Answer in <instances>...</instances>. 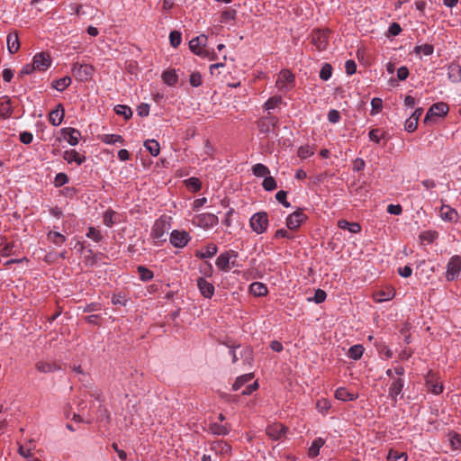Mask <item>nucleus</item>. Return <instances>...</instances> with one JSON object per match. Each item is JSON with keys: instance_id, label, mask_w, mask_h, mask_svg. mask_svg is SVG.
<instances>
[{"instance_id": "nucleus-1", "label": "nucleus", "mask_w": 461, "mask_h": 461, "mask_svg": "<svg viewBox=\"0 0 461 461\" xmlns=\"http://www.w3.org/2000/svg\"><path fill=\"white\" fill-rule=\"evenodd\" d=\"M169 230V223L166 219L156 220L152 227L151 237L156 243H162L167 240V232Z\"/></svg>"}, {"instance_id": "nucleus-2", "label": "nucleus", "mask_w": 461, "mask_h": 461, "mask_svg": "<svg viewBox=\"0 0 461 461\" xmlns=\"http://www.w3.org/2000/svg\"><path fill=\"white\" fill-rule=\"evenodd\" d=\"M251 229L258 234L264 233L268 226V215L266 212L255 213L249 221Z\"/></svg>"}, {"instance_id": "nucleus-3", "label": "nucleus", "mask_w": 461, "mask_h": 461, "mask_svg": "<svg viewBox=\"0 0 461 461\" xmlns=\"http://www.w3.org/2000/svg\"><path fill=\"white\" fill-rule=\"evenodd\" d=\"M329 30H314L311 34L312 43L321 51L326 50L328 46Z\"/></svg>"}, {"instance_id": "nucleus-4", "label": "nucleus", "mask_w": 461, "mask_h": 461, "mask_svg": "<svg viewBox=\"0 0 461 461\" xmlns=\"http://www.w3.org/2000/svg\"><path fill=\"white\" fill-rule=\"evenodd\" d=\"M207 42V37L204 34L197 36L189 41L190 50L198 56L209 55V50L204 49Z\"/></svg>"}, {"instance_id": "nucleus-5", "label": "nucleus", "mask_w": 461, "mask_h": 461, "mask_svg": "<svg viewBox=\"0 0 461 461\" xmlns=\"http://www.w3.org/2000/svg\"><path fill=\"white\" fill-rule=\"evenodd\" d=\"M308 219L301 208L291 213L286 219V227L291 230H297Z\"/></svg>"}, {"instance_id": "nucleus-6", "label": "nucleus", "mask_w": 461, "mask_h": 461, "mask_svg": "<svg viewBox=\"0 0 461 461\" xmlns=\"http://www.w3.org/2000/svg\"><path fill=\"white\" fill-rule=\"evenodd\" d=\"M194 222L199 227L208 229L218 223V217L213 213H201L194 217Z\"/></svg>"}, {"instance_id": "nucleus-7", "label": "nucleus", "mask_w": 461, "mask_h": 461, "mask_svg": "<svg viewBox=\"0 0 461 461\" xmlns=\"http://www.w3.org/2000/svg\"><path fill=\"white\" fill-rule=\"evenodd\" d=\"M461 270V258L455 256L450 258L447 264L446 277L448 281L456 279Z\"/></svg>"}, {"instance_id": "nucleus-8", "label": "nucleus", "mask_w": 461, "mask_h": 461, "mask_svg": "<svg viewBox=\"0 0 461 461\" xmlns=\"http://www.w3.org/2000/svg\"><path fill=\"white\" fill-rule=\"evenodd\" d=\"M72 71L81 81H87L93 76L94 68L91 65L76 63L73 65Z\"/></svg>"}, {"instance_id": "nucleus-9", "label": "nucleus", "mask_w": 461, "mask_h": 461, "mask_svg": "<svg viewBox=\"0 0 461 461\" xmlns=\"http://www.w3.org/2000/svg\"><path fill=\"white\" fill-rule=\"evenodd\" d=\"M448 110L449 109L447 104L443 102L432 104L431 107L427 112V114L424 118V123H427L430 120L431 116H445L447 113Z\"/></svg>"}, {"instance_id": "nucleus-10", "label": "nucleus", "mask_w": 461, "mask_h": 461, "mask_svg": "<svg viewBox=\"0 0 461 461\" xmlns=\"http://www.w3.org/2000/svg\"><path fill=\"white\" fill-rule=\"evenodd\" d=\"M190 240L187 231L173 230L170 234V242L176 248H184Z\"/></svg>"}, {"instance_id": "nucleus-11", "label": "nucleus", "mask_w": 461, "mask_h": 461, "mask_svg": "<svg viewBox=\"0 0 461 461\" xmlns=\"http://www.w3.org/2000/svg\"><path fill=\"white\" fill-rule=\"evenodd\" d=\"M288 428L281 423H273L267 427L266 432L267 436L273 440H277L282 438L283 436L285 435Z\"/></svg>"}, {"instance_id": "nucleus-12", "label": "nucleus", "mask_w": 461, "mask_h": 461, "mask_svg": "<svg viewBox=\"0 0 461 461\" xmlns=\"http://www.w3.org/2000/svg\"><path fill=\"white\" fill-rule=\"evenodd\" d=\"M33 65L36 70L44 71L51 64L50 56L46 52H41L33 57Z\"/></svg>"}, {"instance_id": "nucleus-13", "label": "nucleus", "mask_w": 461, "mask_h": 461, "mask_svg": "<svg viewBox=\"0 0 461 461\" xmlns=\"http://www.w3.org/2000/svg\"><path fill=\"white\" fill-rule=\"evenodd\" d=\"M277 122V118L271 116L268 113L267 116H265L258 121V126L261 132L267 133L271 129H274L276 126Z\"/></svg>"}, {"instance_id": "nucleus-14", "label": "nucleus", "mask_w": 461, "mask_h": 461, "mask_svg": "<svg viewBox=\"0 0 461 461\" xmlns=\"http://www.w3.org/2000/svg\"><path fill=\"white\" fill-rule=\"evenodd\" d=\"M61 134L71 146H76L78 143L79 138L81 137L80 131L71 127L61 129Z\"/></svg>"}, {"instance_id": "nucleus-15", "label": "nucleus", "mask_w": 461, "mask_h": 461, "mask_svg": "<svg viewBox=\"0 0 461 461\" xmlns=\"http://www.w3.org/2000/svg\"><path fill=\"white\" fill-rule=\"evenodd\" d=\"M197 286L204 298H212L214 294V286L203 277L197 279Z\"/></svg>"}, {"instance_id": "nucleus-16", "label": "nucleus", "mask_w": 461, "mask_h": 461, "mask_svg": "<svg viewBox=\"0 0 461 461\" xmlns=\"http://www.w3.org/2000/svg\"><path fill=\"white\" fill-rule=\"evenodd\" d=\"M65 116V109L62 104H59L55 110H52L49 114V121L54 126H59Z\"/></svg>"}, {"instance_id": "nucleus-17", "label": "nucleus", "mask_w": 461, "mask_h": 461, "mask_svg": "<svg viewBox=\"0 0 461 461\" xmlns=\"http://www.w3.org/2000/svg\"><path fill=\"white\" fill-rule=\"evenodd\" d=\"M231 256L237 257L238 253L234 250L221 253L216 259L217 267L221 270L227 271L230 268V259Z\"/></svg>"}, {"instance_id": "nucleus-18", "label": "nucleus", "mask_w": 461, "mask_h": 461, "mask_svg": "<svg viewBox=\"0 0 461 461\" xmlns=\"http://www.w3.org/2000/svg\"><path fill=\"white\" fill-rule=\"evenodd\" d=\"M14 113L10 97L4 95L0 98V117L6 119Z\"/></svg>"}, {"instance_id": "nucleus-19", "label": "nucleus", "mask_w": 461, "mask_h": 461, "mask_svg": "<svg viewBox=\"0 0 461 461\" xmlns=\"http://www.w3.org/2000/svg\"><path fill=\"white\" fill-rule=\"evenodd\" d=\"M232 355V362L236 363L239 358H245L246 361L249 362L252 357V350L249 348H240V347L235 348L233 350L230 351Z\"/></svg>"}, {"instance_id": "nucleus-20", "label": "nucleus", "mask_w": 461, "mask_h": 461, "mask_svg": "<svg viewBox=\"0 0 461 461\" xmlns=\"http://www.w3.org/2000/svg\"><path fill=\"white\" fill-rule=\"evenodd\" d=\"M7 49L11 54L16 53L20 49V41L19 36L16 32H10L7 35Z\"/></svg>"}, {"instance_id": "nucleus-21", "label": "nucleus", "mask_w": 461, "mask_h": 461, "mask_svg": "<svg viewBox=\"0 0 461 461\" xmlns=\"http://www.w3.org/2000/svg\"><path fill=\"white\" fill-rule=\"evenodd\" d=\"M404 382L401 378L395 379L389 387V397L396 402L397 396L402 393Z\"/></svg>"}, {"instance_id": "nucleus-22", "label": "nucleus", "mask_w": 461, "mask_h": 461, "mask_svg": "<svg viewBox=\"0 0 461 461\" xmlns=\"http://www.w3.org/2000/svg\"><path fill=\"white\" fill-rule=\"evenodd\" d=\"M63 158L68 163L76 162L77 165H81L86 160V157L80 155L75 149L66 150L64 152Z\"/></svg>"}, {"instance_id": "nucleus-23", "label": "nucleus", "mask_w": 461, "mask_h": 461, "mask_svg": "<svg viewBox=\"0 0 461 461\" xmlns=\"http://www.w3.org/2000/svg\"><path fill=\"white\" fill-rule=\"evenodd\" d=\"M440 215L443 220L448 221H457L458 214L457 212L448 205H442L440 208Z\"/></svg>"}, {"instance_id": "nucleus-24", "label": "nucleus", "mask_w": 461, "mask_h": 461, "mask_svg": "<svg viewBox=\"0 0 461 461\" xmlns=\"http://www.w3.org/2000/svg\"><path fill=\"white\" fill-rule=\"evenodd\" d=\"M448 78L453 83L461 81V66L457 63H451L447 68Z\"/></svg>"}, {"instance_id": "nucleus-25", "label": "nucleus", "mask_w": 461, "mask_h": 461, "mask_svg": "<svg viewBox=\"0 0 461 461\" xmlns=\"http://www.w3.org/2000/svg\"><path fill=\"white\" fill-rule=\"evenodd\" d=\"M435 378V374H433L432 371H429L426 376V383L429 385L430 392L435 394H439L443 392V385L438 383H434Z\"/></svg>"}, {"instance_id": "nucleus-26", "label": "nucleus", "mask_w": 461, "mask_h": 461, "mask_svg": "<svg viewBox=\"0 0 461 461\" xmlns=\"http://www.w3.org/2000/svg\"><path fill=\"white\" fill-rule=\"evenodd\" d=\"M335 397L343 402L354 401L357 398V394L348 392L344 387H339L335 392Z\"/></svg>"}, {"instance_id": "nucleus-27", "label": "nucleus", "mask_w": 461, "mask_h": 461, "mask_svg": "<svg viewBox=\"0 0 461 461\" xmlns=\"http://www.w3.org/2000/svg\"><path fill=\"white\" fill-rule=\"evenodd\" d=\"M36 369L41 373H50L54 372L58 369H60V366H59L56 363H50V362H45V361H39L35 364Z\"/></svg>"}, {"instance_id": "nucleus-28", "label": "nucleus", "mask_w": 461, "mask_h": 461, "mask_svg": "<svg viewBox=\"0 0 461 461\" xmlns=\"http://www.w3.org/2000/svg\"><path fill=\"white\" fill-rule=\"evenodd\" d=\"M338 227L342 230H348L351 233H358L361 230V226L357 222H349L346 220H339Z\"/></svg>"}, {"instance_id": "nucleus-29", "label": "nucleus", "mask_w": 461, "mask_h": 461, "mask_svg": "<svg viewBox=\"0 0 461 461\" xmlns=\"http://www.w3.org/2000/svg\"><path fill=\"white\" fill-rule=\"evenodd\" d=\"M218 251L217 246L214 244H209L204 248L203 251H196L195 256L201 259L212 258Z\"/></svg>"}, {"instance_id": "nucleus-30", "label": "nucleus", "mask_w": 461, "mask_h": 461, "mask_svg": "<svg viewBox=\"0 0 461 461\" xmlns=\"http://www.w3.org/2000/svg\"><path fill=\"white\" fill-rule=\"evenodd\" d=\"M249 292L255 296H263L267 294V288L262 283L254 282L249 286Z\"/></svg>"}, {"instance_id": "nucleus-31", "label": "nucleus", "mask_w": 461, "mask_h": 461, "mask_svg": "<svg viewBox=\"0 0 461 461\" xmlns=\"http://www.w3.org/2000/svg\"><path fill=\"white\" fill-rule=\"evenodd\" d=\"M212 449L214 450L216 453L226 455L230 452L231 447L228 443L219 440L214 441L212 444Z\"/></svg>"}, {"instance_id": "nucleus-32", "label": "nucleus", "mask_w": 461, "mask_h": 461, "mask_svg": "<svg viewBox=\"0 0 461 461\" xmlns=\"http://www.w3.org/2000/svg\"><path fill=\"white\" fill-rule=\"evenodd\" d=\"M163 82L170 86L177 83L178 76L175 70H166L162 73Z\"/></svg>"}, {"instance_id": "nucleus-33", "label": "nucleus", "mask_w": 461, "mask_h": 461, "mask_svg": "<svg viewBox=\"0 0 461 461\" xmlns=\"http://www.w3.org/2000/svg\"><path fill=\"white\" fill-rule=\"evenodd\" d=\"M254 377V375L253 373H249V374H245V375H242L239 377H237L236 381L234 382V384H232V389L234 391H238L239 389H240L245 384L249 383V381L252 380V378Z\"/></svg>"}, {"instance_id": "nucleus-34", "label": "nucleus", "mask_w": 461, "mask_h": 461, "mask_svg": "<svg viewBox=\"0 0 461 461\" xmlns=\"http://www.w3.org/2000/svg\"><path fill=\"white\" fill-rule=\"evenodd\" d=\"M71 84V78L68 76H66L62 78H59L58 80H54L51 83V86L53 88H55L58 91H64L69 85Z\"/></svg>"}, {"instance_id": "nucleus-35", "label": "nucleus", "mask_w": 461, "mask_h": 461, "mask_svg": "<svg viewBox=\"0 0 461 461\" xmlns=\"http://www.w3.org/2000/svg\"><path fill=\"white\" fill-rule=\"evenodd\" d=\"M324 445V440L321 438H316L309 448L308 456L310 457H316L320 453V448Z\"/></svg>"}, {"instance_id": "nucleus-36", "label": "nucleus", "mask_w": 461, "mask_h": 461, "mask_svg": "<svg viewBox=\"0 0 461 461\" xmlns=\"http://www.w3.org/2000/svg\"><path fill=\"white\" fill-rule=\"evenodd\" d=\"M144 147L149 150V152L156 157L159 154L160 147L157 140H148L144 142Z\"/></svg>"}, {"instance_id": "nucleus-37", "label": "nucleus", "mask_w": 461, "mask_h": 461, "mask_svg": "<svg viewBox=\"0 0 461 461\" xmlns=\"http://www.w3.org/2000/svg\"><path fill=\"white\" fill-rule=\"evenodd\" d=\"M47 237L50 241L58 246L62 245L66 241V237L63 234L57 231H49Z\"/></svg>"}, {"instance_id": "nucleus-38", "label": "nucleus", "mask_w": 461, "mask_h": 461, "mask_svg": "<svg viewBox=\"0 0 461 461\" xmlns=\"http://www.w3.org/2000/svg\"><path fill=\"white\" fill-rule=\"evenodd\" d=\"M363 353L364 348L362 345H354L350 347L348 356L354 360H358L363 356Z\"/></svg>"}, {"instance_id": "nucleus-39", "label": "nucleus", "mask_w": 461, "mask_h": 461, "mask_svg": "<svg viewBox=\"0 0 461 461\" xmlns=\"http://www.w3.org/2000/svg\"><path fill=\"white\" fill-rule=\"evenodd\" d=\"M252 172L258 177L267 176L270 173L268 167L260 163L252 167Z\"/></svg>"}, {"instance_id": "nucleus-40", "label": "nucleus", "mask_w": 461, "mask_h": 461, "mask_svg": "<svg viewBox=\"0 0 461 461\" xmlns=\"http://www.w3.org/2000/svg\"><path fill=\"white\" fill-rule=\"evenodd\" d=\"M101 140L103 142L106 144H114L117 142L122 144L124 142V139L118 134H104V136H102Z\"/></svg>"}, {"instance_id": "nucleus-41", "label": "nucleus", "mask_w": 461, "mask_h": 461, "mask_svg": "<svg viewBox=\"0 0 461 461\" xmlns=\"http://www.w3.org/2000/svg\"><path fill=\"white\" fill-rule=\"evenodd\" d=\"M137 271L140 275V278L144 282L151 280L154 276L153 272L144 266H139Z\"/></svg>"}, {"instance_id": "nucleus-42", "label": "nucleus", "mask_w": 461, "mask_h": 461, "mask_svg": "<svg viewBox=\"0 0 461 461\" xmlns=\"http://www.w3.org/2000/svg\"><path fill=\"white\" fill-rule=\"evenodd\" d=\"M114 111L117 114L123 116L125 120H129L132 116V111L127 105L118 104L115 106Z\"/></svg>"}, {"instance_id": "nucleus-43", "label": "nucleus", "mask_w": 461, "mask_h": 461, "mask_svg": "<svg viewBox=\"0 0 461 461\" xmlns=\"http://www.w3.org/2000/svg\"><path fill=\"white\" fill-rule=\"evenodd\" d=\"M210 430L215 435H227L230 429L226 425H221L214 422L210 425Z\"/></svg>"}, {"instance_id": "nucleus-44", "label": "nucleus", "mask_w": 461, "mask_h": 461, "mask_svg": "<svg viewBox=\"0 0 461 461\" xmlns=\"http://www.w3.org/2000/svg\"><path fill=\"white\" fill-rule=\"evenodd\" d=\"M438 236L436 230H425L420 234V239L422 241L432 243Z\"/></svg>"}, {"instance_id": "nucleus-45", "label": "nucleus", "mask_w": 461, "mask_h": 461, "mask_svg": "<svg viewBox=\"0 0 461 461\" xmlns=\"http://www.w3.org/2000/svg\"><path fill=\"white\" fill-rule=\"evenodd\" d=\"M449 441L454 449H461V434L450 432L448 434Z\"/></svg>"}, {"instance_id": "nucleus-46", "label": "nucleus", "mask_w": 461, "mask_h": 461, "mask_svg": "<svg viewBox=\"0 0 461 461\" xmlns=\"http://www.w3.org/2000/svg\"><path fill=\"white\" fill-rule=\"evenodd\" d=\"M434 47L431 44L418 45L414 48V52L417 54L422 53L425 56L431 55L433 53Z\"/></svg>"}, {"instance_id": "nucleus-47", "label": "nucleus", "mask_w": 461, "mask_h": 461, "mask_svg": "<svg viewBox=\"0 0 461 461\" xmlns=\"http://www.w3.org/2000/svg\"><path fill=\"white\" fill-rule=\"evenodd\" d=\"M186 186L193 192H197L201 189V181L197 177H190L185 180Z\"/></svg>"}, {"instance_id": "nucleus-48", "label": "nucleus", "mask_w": 461, "mask_h": 461, "mask_svg": "<svg viewBox=\"0 0 461 461\" xmlns=\"http://www.w3.org/2000/svg\"><path fill=\"white\" fill-rule=\"evenodd\" d=\"M262 185L266 191H273L277 187L276 181L275 180V178L273 176H265Z\"/></svg>"}, {"instance_id": "nucleus-49", "label": "nucleus", "mask_w": 461, "mask_h": 461, "mask_svg": "<svg viewBox=\"0 0 461 461\" xmlns=\"http://www.w3.org/2000/svg\"><path fill=\"white\" fill-rule=\"evenodd\" d=\"M387 459L388 461H407V455L405 453H398L397 451L390 450Z\"/></svg>"}, {"instance_id": "nucleus-50", "label": "nucleus", "mask_w": 461, "mask_h": 461, "mask_svg": "<svg viewBox=\"0 0 461 461\" xmlns=\"http://www.w3.org/2000/svg\"><path fill=\"white\" fill-rule=\"evenodd\" d=\"M332 67L329 63H325L321 71H320V78L326 81L331 77Z\"/></svg>"}, {"instance_id": "nucleus-51", "label": "nucleus", "mask_w": 461, "mask_h": 461, "mask_svg": "<svg viewBox=\"0 0 461 461\" xmlns=\"http://www.w3.org/2000/svg\"><path fill=\"white\" fill-rule=\"evenodd\" d=\"M169 41L172 47H178L182 41L181 33L178 31H172L169 34Z\"/></svg>"}, {"instance_id": "nucleus-52", "label": "nucleus", "mask_w": 461, "mask_h": 461, "mask_svg": "<svg viewBox=\"0 0 461 461\" xmlns=\"http://www.w3.org/2000/svg\"><path fill=\"white\" fill-rule=\"evenodd\" d=\"M371 106H372V110H371V114L372 115H375L378 113H380L382 111V108H383V101L381 98H378V97H375L372 99L371 101Z\"/></svg>"}, {"instance_id": "nucleus-53", "label": "nucleus", "mask_w": 461, "mask_h": 461, "mask_svg": "<svg viewBox=\"0 0 461 461\" xmlns=\"http://www.w3.org/2000/svg\"><path fill=\"white\" fill-rule=\"evenodd\" d=\"M237 12L234 9H228L221 13V22L227 23L230 20H234L236 18Z\"/></svg>"}, {"instance_id": "nucleus-54", "label": "nucleus", "mask_w": 461, "mask_h": 461, "mask_svg": "<svg viewBox=\"0 0 461 461\" xmlns=\"http://www.w3.org/2000/svg\"><path fill=\"white\" fill-rule=\"evenodd\" d=\"M369 140L375 143H379L381 138L384 137V132L381 133L380 129H372L368 133Z\"/></svg>"}, {"instance_id": "nucleus-55", "label": "nucleus", "mask_w": 461, "mask_h": 461, "mask_svg": "<svg viewBox=\"0 0 461 461\" xmlns=\"http://www.w3.org/2000/svg\"><path fill=\"white\" fill-rule=\"evenodd\" d=\"M330 407H331L330 402L325 398H321V399L318 400L316 402V408L318 409V411L320 412H322V413H324L328 410H330Z\"/></svg>"}, {"instance_id": "nucleus-56", "label": "nucleus", "mask_w": 461, "mask_h": 461, "mask_svg": "<svg viewBox=\"0 0 461 461\" xmlns=\"http://www.w3.org/2000/svg\"><path fill=\"white\" fill-rule=\"evenodd\" d=\"M282 98L281 96H273L269 98L264 104L266 110H270L276 108L279 104H281Z\"/></svg>"}, {"instance_id": "nucleus-57", "label": "nucleus", "mask_w": 461, "mask_h": 461, "mask_svg": "<svg viewBox=\"0 0 461 461\" xmlns=\"http://www.w3.org/2000/svg\"><path fill=\"white\" fill-rule=\"evenodd\" d=\"M287 192L280 190L276 194V199L285 207L288 208L291 206L290 203L286 199Z\"/></svg>"}, {"instance_id": "nucleus-58", "label": "nucleus", "mask_w": 461, "mask_h": 461, "mask_svg": "<svg viewBox=\"0 0 461 461\" xmlns=\"http://www.w3.org/2000/svg\"><path fill=\"white\" fill-rule=\"evenodd\" d=\"M202 76L199 72H193L189 77V83L194 87H198L202 85Z\"/></svg>"}, {"instance_id": "nucleus-59", "label": "nucleus", "mask_w": 461, "mask_h": 461, "mask_svg": "<svg viewBox=\"0 0 461 461\" xmlns=\"http://www.w3.org/2000/svg\"><path fill=\"white\" fill-rule=\"evenodd\" d=\"M417 126H418V121L415 118L410 117L409 119L406 120V122L404 123V129L408 132H413L417 129Z\"/></svg>"}, {"instance_id": "nucleus-60", "label": "nucleus", "mask_w": 461, "mask_h": 461, "mask_svg": "<svg viewBox=\"0 0 461 461\" xmlns=\"http://www.w3.org/2000/svg\"><path fill=\"white\" fill-rule=\"evenodd\" d=\"M394 295V292L390 290L388 291L387 293L384 292V291H380L379 293L376 294V298L375 300L377 302H384V301H388L390 299H392Z\"/></svg>"}, {"instance_id": "nucleus-61", "label": "nucleus", "mask_w": 461, "mask_h": 461, "mask_svg": "<svg viewBox=\"0 0 461 461\" xmlns=\"http://www.w3.org/2000/svg\"><path fill=\"white\" fill-rule=\"evenodd\" d=\"M68 182V177L65 173H59L55 176L54 184L57 187H60Z\"/></svg>"}, {"instance_id": "nucleus-62", "label": "nucleus", "mask_w": 461, "mask_h": 461, "mask_svg": "<svg viewBox=\"0 0 461 461\" xmlns=\"http://www.w3.org/2000/svg\"><path fill=\"white\" fill-rule=\"evenodd\" d=\"M313 153H314V151L309 146H302L298 149V156L301 158H306L313 155Z\"/></svg>"}, {"instance_id": "nucleus-63", "label": "nucleus", "mask_w": 461, "mask_h": 461, "mask_svg": "<svg viewBox=\"0 0 461 461\" xmlns=\"http://www.w3.org/2000/svg\"><path fill=\"white\" fill-rule=\"evenodd\" d=\"M86 236L92 240H94L95 242H99L103 236L102 234L100 233L99 230H97L96 229H95L94 227H90L88 229V232L86 234Z\"/></svg>"}, {"instance_id": "nucleus-64", "label": "nucleus", "mask_w": 461, "mask_h": 461, "mask_svg": "<svg viewBox=\"0 0 461 461\" xmlns=\"http://www.w3.org/2000/svg\"><path fill=\"white\" fill-rule=\"evenodd\" d=\"M97 412H98L99 418H104L106 420L107 423H109L111 421V415L106 407H104L102 404L99 405Z\"/></svg>"}]
</instances>
